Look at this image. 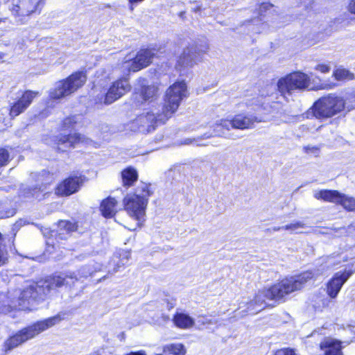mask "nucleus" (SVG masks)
Returning a JSON list of instances; mask_svg holds the SVG:
<instances>
[{
    "label": "nucleus",
    "instance_id": "nucleus-26",
    "mask_svg": "<svg viewBox=\"0 0 355 355\" xmlns=\"http://www.w3.org/2000/svg\"><path fill=\"white\" fill-rule=\"evenodd\" d=\"M164 352L168 355H185L186 348L182 343H171L164 347Z\"/></svg>",
    "mask_w": 355,
    "mask_h": 355
},
{
    "label": "nucleus",
    "instance_id": "nucleus-24",
    "mask_svg": "<svg viewBox=\"0 0 355 355\" xmlns=\"http://www.w3.org/2000/svg\"><path fill=\"white\" fill-rule=\"evenodd\" d=\"M332 78L337 82H347L354 80L355 75L349 69L340 66L334 69Z\"/></svg>",
    "mask_w": 355,
    "mask_h": 355
},
{
    "label": "nucleus",
    "instance_id": "nucleus-18",
    "mask_svg": "<svg viewBox=\"0 0 355 355\" xmlns=\"http://www.w3.org/2000/svg\"><path fill=\"white\" fill-rule=\"evenodd\" d=\"M261 121L257 116L242 113L235 114L230 121L232 128L245 130L252 128L256 123Z\"/></svg>",
    "mask_w": 355,
    "mask_h": 355
},
{
    "label": "nucleus",
    "instance_id": "nucleus-5",
    "mask_svg": "<svg viewBox=\"0 0 355 355\" xmlns=\"http://www.w3.org/2000/svg\"><path fill=\"white\" fill-rule=\"evenodd\" d=\"M345 100L335 94H328L316 100L310 110L312 115L320 121L327 120L344 112Z\"/></svg>",
    "mask_w": 355,
    "mask_h": 355
},
{
    "label": "nucleus",
    "instance_id": "nucleus-10",
    "mask_svg": "<svg viewBox=\"0 0 355 355\" xmlns=\"http://www.w3.org/2000/svg\"><path fill=\"white\" fill-rule=\"evenodd\" d=\"M39 94L40 93L37 91L30 89L23 91L21 95L17 96L8 106V113L10 119H14L24 113Z\"/></svg>",
    "mask_w": 355,
    "mask_h": 355
},
{
    "label": "nucleus",
    "instance_id": "nucleus-17",
    "mask_svg": "<svg viewBox=\"0 0 355 355\" xmlns=\"http://www.w3.org/2000/svg\"><path fill=\"white\" fill-rule=\"evenodd\" d=\"M131 250L120 249L116 250L110 258L109 272L115 273L130 265Z\"/></svg>",
    "mask_w": 355,
    "mask_h": 355
},
{
    "label": "nucleus",
    "instance_id": "nucleus-37",
    "mask_svg": "<svg viewBox=\"0 0 355 355\" xmlns=\"http://www.w3.org/2000/svg\"><path fill=\"white\" fill-rule=\"evenodd\" d=\"M272 355H296L295 349L291 347H283L276 349Z\"/></svg>",
    "mask_w": 355,
    "mask_h": 355
},
{
    "label": "nucleus",
    "instance_id": "nucleus-20",
    "mask_svg": "<svg viewBox=\"0 0 355 355\" xmlns=\"http://www.w3.org/2000/svg\"><path fill=\"white\" fill-rule=\"evenodd\" d=\"M118 200L112 196H107L102 200L99 205L101 215L108 219L114 218L118 213Z\"/></svg>",
    "mask_w": 355,
    "mask_h": 355
},
{
    "label": "nucleus",
    "instance_id": "nucleus-2",
    "mask_svg": "<svg viewBox=\"0 0 355 355\" xmlns=\"http://www.w3.org/2000/svg\"><path fill=\"white\" fill-rule=\"evenodd\" d=\"M313 278L312 271H304L295 276L286 277L266 288L267 299L277 302H284L291 293L301 290Z\"/></svg>",
    "mask_w": 355,
    "mask_h": 355
},
{
    "label": "nucleus",
    "instance_id": "nucleus-16",
    "mask_svg": "<svg viewBox=\"0 0 355 355\" xmlns=\"http://www.w3.org/2000/svg\"><path fill=\"white\" fill-rule=\"evenodd\" d=\"M155 56L154 49L150 48L140 49L131 60L129 71L137 72L148 67L152 63Z\"/></svg>",
    "mask_w": 355,
    "mask_h": 355
},
{
    "label": "nucleus",
    "instance_id": "nucleus-11",
    "mask_svg": "<svg viewBox=\"0 0 355 355\" xmlns=\"http://www.w3.org/2000/svg\"><path fill=\"white\" fill-rule=\"evenodd\" d=\"M84 180L80 175H69L57 184L54 188L55 195L60 198L68 197L80 189Z\"/></svg>",
    "mask_w": 355,
    "mask_h": 355
},
{
    "label": "nucleus",
    "instance_id": "nucleus-28",
    "mask_svg": "<svg viewBox=\"0 0 355 355\" xmlns=\"http://www.w3.org/2000/svg\"><path fill=\"white\" fill-rule=\"evenodd\" d=\"M78 121L75 116H69L62 119L60 124L62 130H71L75 128Z\"/></svg>",
    "mask_w": 355,
    "mask_h": 355
},
{
    "label": "nucleus",
    "instance_id": "nucleus-25",
    "mask_svg": "<svg viewBox=\"0 0 355 355\" xmlns=\"http://www.w3.org/2000/svg\"><path fill=\"white\" fill-rule=\"evenodd\" d=\"M266 300L267 299L266 288L258 291L253 297V299L248 303V307L259 306V311L263 309L266 306Z\"/></svg>",
    "mask_w": 355,
    "mask_h": 355
},
{
    "label": "nucleus",
    "instance_id": "nucleus-22",
    "mask_svg": "<svg viewBox=\"0 0 355 355\" xmlns=\"http://www.w3.org/2000/svg\"><path fill=\"white\" fill-rule=\"evenodd\" d=\"M173 324L180 329H189L195 325V320L188 313L175 312L172 318Z\"/></svg>",
    "mask_w": 355,
    "mask_h": 355
},
{
    "label": "nucleus",
    "instance_id": "nucleus-3",
    "mask_svg": "<svg viewBox=\"0 0 355 355\" xmlns=\"http://www.w3.org/2000/svg\"><path fill=\"white\" fill-rule=\"evenodd\" d=\"M62 320L59 315H55L44 320H38L16 331L8 336L3 344V351L5 354L19 347L28 340L54 326Z\"/></svg>",
    "mask_w": 355,
    "mask_h": 355
},
{
    "label": "nucleus",
    "instance_id": "nucleus-31",
    "mask_svg": "<svg viewBox=\"0 0 355 355\" xmlns=\"http://www.w3.org/2000/svg\"><path fill=\"white\" fill-rule=\"evenodd\" d=\"M58 225L67 233L76 232L78 227L77 222H72L67 220H59Z\"/></svg>",
    "mask_w": 355,
    "mask_h": 355
},
{
    "label": "nucleus",
    "instance_id": "nucleus-32",
    "mask_svg": "<svg viewBox=\"0 0 355 355\" xmlns=\"http://www.w3.org/2000/svg\"><path fill=\"white\" fill-rule=\"evenodd\" d=\"M16 214L14 208L7 206L5 203L0 202V219L13 216Z\"/></svg>",
    "mask_w": 355,
    "mask_h": 355
},
{
    "label": "nucleus",
    "instance_id": "nucleus-42",
    "mask_svg": "<svg viewBox=\"0 0 355 355\" xmlns=\"http://www.w3.org/2000/svg\"><path fill=\"white\" fill-rule=\"evenodd\" d=\"M144 0H128L129 7L131 10H133V6L139 3L144 1Z\"/></svg>",
    "mask_w": 355,
    "mask_h": 355
},
{
    "label": "nucleus",
    "instance_id": "nucleus-15",
    "mask_svg": "<svg viewBox=\"0 0 355 355\" xmlns=\"http://www.w3.org/2000/svg\"><path fill=\"white\" fill-rule=\"evenodd\" d=\"M353 274L351 270L337 272L326 284V293L331 299L336 298L340 291L343 284Z\"/></svg>",
    "mask_w": 355,
    "mask_h": 355
},
{
    "label": "nucleus",
    "instance_id": "nucleus-19",
    "mask_svg": "<svg viewBox=\"0 0 355 355\" xmlns=\"http://www.w3.org/2000/svg\"><path fill=\"white\" fill-rule=\"evenodd\" d=\"M343 343L337 339L325 337L320 343L319 348L323 352V355H343Z\"/></svg>",
    "mask_w": 355,
    "mask_h": 355
},
{
    "label": "nucleus",
    "instance_id": "nucleus-38",
    "mask_svg": "<svg viewBox=\"0 0 355 355\" xmlns=\"http://www.w3.org/2000/svg\"><path fill=\"white\" fill-rule=\"evenodd\" d=\"M314 69L321 73H328L331 71V66L328 63H318L314 67Z\"/></svg>",
    "mask_w": 355,
    "mask_h": 355
},
{
    "label": "nucleus",
    "instance_id": "nucleus-46",
    "mask_svg": "<svg viewBox=\"0 0 355 355\" xmlns=\"http://www.w3.org/2000/svg\"><path fill=\"white\" fill-rule=\"evenodd\" d=\"M202 10V8L200 6H198L196 7H195L194 8H193L192 11L194 12H200Z\"/></svg>",
    "mask_w": 355,
    "mask_h": 355
},
{
    "label": "nucleus",
    "instance_id": "nucleus-21",
    "mask_svg": "<svg viewBox=\"0 0 355 355\" xmlns=\"http://www.w3.org/2000/svg\"><path fill=\"white\" fill-rule=\"evenodd\" d=\"M21 7V17H30L32 15L40 14L44 3L42 0H20Z\"/></svg>",
    "mask_w": 355,
    "mask_h": 355
},
{
    "label": "nucleus",
    "instance_id": "nucleus-4",
    "mask_svg": "<svg viewBox=\"0 0 355 355\" xmlns=\"http://www.w3.org/2000/svg\"><path fill=\"white\" fill-rule=\"evenodd\" d=\"M187 96V85L184 80L175 81L170 85L164 95L162 111L157 114V120L164 123L172 117Z\"/></svg>",
    "mask_w": 355,
    "mask_h": 355
},
{
    "label": "nucleus",
    "instance_id": "nucleus-30",
    "mask_svg": "<svg viewBox=\"0 0 355 355\" xmlns=\"http://www.w3.org/2000/svg\"><path fill=\"white\" fill-rule=\"evenodd\" d=\"M140 95L144 101L153 100L155 95V89L150 85H143L141 87Z\"/></svg>",
    "mask_w": 355,
    "mask_h": 355
},
{
    "label": "nucleus",
    "instance_id": "nucleus-39",
    "mask_svg": "<svg viewBox=\"0 0 355 355\" xmlns=\"http://www.w3.org/2000/svg\"><path fill=\"white\" fill-rule=\"evenodd\" d=\"M11 12L15 17H21V1L19 0V3L17 4L12 5L11 9Z\"/></svg>",
    "mask_w": 355,
    "mask_h": 355
},
{
    "label": "nucleus",
    "instance_id": "nucleus-12",
    "mask_svg": "<svg viewBox=\"0 0 355 355\" xmlns=\"http://www.w3.org/2000/svg\"><path fill=\"white\" fill-rule=\"evenodd\" d=\"M130 89L131 85L127 78L121 77L116 79L112 83L107 92L104 94V104H112L130 92Z\"/></svg>",
    "mask_w": 355,
    "mask_h": 355
},
{
    "label": "nucleus",
    "instance_id": "nucleus-8",
    "mask_svg": "<svg viewBox=\"0 0 355 355\" xmlns=\"http://www.w3.org/2000/svg\"><path fill=\"white\" fill-rule=\"evenodd\" d=\"M314 197L319 200L340 205L347 211L355 212V198L338 190L321 189L314 194Z\"/></svg>",
    "mask_w": 355,
    "mask_h": 355
},
{
    "label": "nucleus",
    "instance_id": "nucleus-44",
    "mask_svg": "<svg viewBox=\"0 0 355 355\" xmlns=\"http://www.w3.org/2000/svg\"><path fill=\"white\" fill-rule=\"evenodd\" d=\"M15 234L10 239V248H14L15 247Z\"/></svg>",
    "mask_w": 355,
    "mask_h": 355
},
{
    "label": "nucleus",
    "instance_id": "nucleus-40",
    "mask_svg": "<svg viewBox=\"0 0 355 355\" xmlns=\"http://www.w3.org/2000/svg\"><path fill=\"white\" fill-rule=\"evenodd\" d=\"M303 151L306 153H318L320 151V148L318 146H306L303 147Z\"/></svg>",
    "mask_w": 355,
    "mask_h": 355
},
{
    "label": "nucleus",
    "instance_id": "nucleus-34",
    "mask_svg": "<svg viewBox=\"0 0 355 355\" xmlns=\"http://www.w3.org/2000/svg\"><path fill=\"white\" fill-rule=\"evenodd\" d=\"M10 153L6 147H0V168L6 166L10 162Z\"/></svg>",
    "mask_w": 355,
    "mask_h": 355
},
{
    "label": "nucleus",
    "instance_id": "nucleus-35",
    "mask_svg": "<svg viewBox=\"0 0 355 355\" xmlns=\"http://www.w3.org/2000/svg\"><path fill=\"white\" fill-rule=\"evenodd\" d=\"M42 193L40 187L35 186L27 189L25 193L27 198H38Z\"/></svg>",
    "mask_w": 355,
    "mask_h": 355
},
{
    "label": "nucleus",
    "instance_id": "nucleus-45",
    "mask_svg": "<svg viewBox=\"0 0 355 355\" xmlns=\"http://www.w3.org/2000/svg\"><path fill=\"white\" fill-rule=\"evenodd\" d=\"M6 56V53L3 52H0V63L4 62V58Z\"/></svg>",
    "mask_w": 355,
    "mask_h": 355
},
{
    "label": "nucleus",
    "instance_id": "nucleus-6",
    "mask_svg": "<svg viewBox=\"0 0 355 355\" xmlns=\"http://www.w3.org/2000/svg\"><path fill=\"white\" fill-rule=\"evenodd\" d=\"M86 80L85 71H75L67 78L59 80L50 91L49 97L51 100L57 101L69 96L82 87Z\"/></svg>",
    "mask_w": 355,
    "mask_h": 355
},
{
    "label": "nucleus",
    "instance_id": "nucleus-14",
    "mask_svg": "<svg viewBox=\"0 0 355 355\" xmlns=\"http://www.w3.org/2000/svg\"><path fill=\"white\" fill-rule=\"evenodd\" d=\"M70 276L61 273L54 272L46 276L42 280V284L40 286L43 294L50 295L52 291L58 290L63 286H68L67 279Z\"/></svg>",
    "mask_w": 355,
    "mask_h": 355
},
{
    "label": "nucleus",
    "instance_id": "nucleus-43",
    "mask_svg": "<svg viewBox=\"0 0 355 355\" xmlns=\"http://www.w3.org/2000/svg\"><path fill=\"white\" fill-rule=\"evenodd\" d=\"M125 355H146L144 351L140 350L137 352H131Z\"/></svg>",
    "mask_w": 355,
    "mask_h": 355
},
{
    "label": "nucleus",
    "instance_id": "nucleus-7",
    "mask_svg": "<svg viewBox=\"0 0 355 355\" xmlns=\"http://www.w3.org/2000/svg\"><path fill=\"white\" fill-rule=\"evenodd\" d=\"M208 51L209 45L207 44L195 42L187 46L178 57L175 68L178 70H182L193 67L202 61L204 55L208 53Z\"/></svg>",
    "mask_w": 355,
    "mask_h": 355
},
{
    "label": "nucleus",
    "instance_id": "nucleus-41",
    "mask_svg": "<svg viewBox=\"0 0 355 355\" xmlns=\"http://www.w3.org/2000/svg\"><path fill=\"white\" fill-rule=\"evenodd\" d=\"M347 10L349 13L355 15V0H350L347 6Z\"/></svg>",
    "mask_w": 355,
    "mask_h": 355
},
{
    "label": "nucleus",
    "instance_id": "nucleus-9",
    "mask_svg": "<svg viewBox=\"0 0 355 355\" xmlns=\"http://www.w3.org/2000/svg\"><path fill=\"white\" fill-rule=\"evenodd\" d=\"M148 203L147 200L137 193L128 194L123 199V209L130 216L138 221L139 227L142 225Z\"/></svg>",
    "mask_w": 355,
    "mask_h": 355
},
{
    "label": "nucleus",
    "instance_id": "nucleus-1",
    "mask_svg": "<svg viewBox=\"0 0 355 355\" xmlns=\"http://www.w3.org/2000/svg\"><path fill=\"white\" fill-rule=\"evenodd\" d=\"M337 83L331 80H323L315 77L311 80L310 76L301 71H294L280 78L277 83V89L282 96L291 94L295 90H328L334 89Z\"/></svg>",
    "mask_w": 355,
    "mask_h": 355
},
{
    "label": "nucleus",
    "instance_id": "nucleus-47",
    "mask_svg": "<svg viewBox=\"0 0 355 355\" xmlns=\"http://www.w3.org/2000/svg\"><path fill=\"white\" fill-rule=\"evenodd\" d=\"M94 88H95V85H94H94H92V89H94Z\"/></svg>",
    "mask_w": 355,
    "mask_h": 355
},
{
    "label": "nucleus",
    "instance_id": "nucleus-27",
    "mask_svg": "<svg viewBox=\"0 0 355 355\" xmlns=\"http://www.w3.org/2000/svg\"><path fill=\"white\" fill-rule=\"evenodd\" d=\"M275 7L274 4L270 2H261L257 4L254 12L258 17H265L266 12Z\"/></svg>",
    "mask_w": 355,
    "mask_h": 355
},
{
    "label": "nucleus",
    "instance_id": "nucleus-13",
    "mask_svg": "<svg viewBox=\"0 0 355 355\" xmlns=\"http://www.w3.org/2000/svg\"><path fill=\"white\" fill-rule=\"evenodd\" d=\"M84 140L85 137L78 132L68 135L60 134L55 136L53 139V148L57 153H64L76 148Z\"/></svg>",
    "mask_w": 355,
    "mask_h": 355
},
{
    "label": "nucleus",
    "instance_id": "nucleus-23",
    "mask_svg": "<svg viewBox=\"0 0 355 355\" xmlns=\"http://www.w3.org/2000/svg\"><path fill=\"white\" fill-rule=\"evenodd\" d=\"M122 185L125 188H130L138 180L139 175L136 168L129 166L121 171Z\"/></svg>",
    "mask_w": 355,
    "mask_h": 355
},
{
    "label": "nucleus",
    "instance_id": "nucleus-29",
    "mask_svg": "<svg viewBox=\"0 0 355 355\" xmlns=\"http://www.w3.org/2000/svg\"><path fill=\"white\" fill-rule=\"evenodd\" d=\"M8 261V252L4 243V237L0 232V266L6 265Z\"/></svg>",
    "mask_w": 355,
    "mask_h": 355
},
{
    "label": "nucleus",
    "instance_id": "nucleus-36",
    "mask_svg": "<svg viewBox=\"0 0 355 355\" xmlns=\"http://www.w3.org/2000/svg\"><path fill=\"white\" fill-rule=\"evenodd\" d=\"M304 227V224L300 221H297L293 223L288 224L284 227H279L277 228H275L274 230L276 231H279L280 230H297L298 228H302Z\"/></svg>",
    "mask_w": 355,
    "mask_h": 355
},
{
    "label": "nucleus",
    "instance_id": "nucleus-33",
    "mask_svg": "<svg viewBox=\"0 0 355 355\" xmlns=\"http://www.w3.org/2000/svg\"><path fill=\"white\" fill-rule=\"evenodd\" d=\"M139 197H142L144 200L148 202V198L153 195V191L151 189V184L150 183L143 182L139 187Z\"/></svg>",
    "mask_w": 355,
    "mask_h": 355
}]
</instances>
